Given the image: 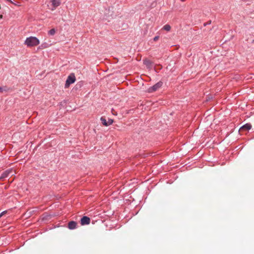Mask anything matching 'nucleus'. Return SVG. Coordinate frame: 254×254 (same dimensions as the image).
I'll return each instance as SVG.
<instances>
[{"label": "nucleus", "mask_w": 254, "mask_h": 254, "mask_svg": "<svg viewBox=\"0 0 254 254\" xmlns=\"http://www.w3.org/2000/svg\"><path fill=\"white\" fill-rule=\"evenodd\" d=\"M39 40L35 37L27 38L25 41V44L28 47L36 46L39 45Z\"/></svg>", "instance_id": "obj_1"}, {"label": "nucleus", "mask_w": 254, "mask_h": 254, "mask_svg": "<svg viewBox=\"0 0 254 254\" xmlns=\"http://www.w3.org/2000/svg\"><path fill=\"white\" fill-rule=\"evenodd\" d=\"M75 81V77L73 74L69 75L66 80L65 84V87H68L70 84L74 83Z\"/></svg>", "instance_id": "obj_2"}, {"label": "nucleus", "mask_w": 254, "mask_h": 254, "mask_svg": "<svg viewBox=\"0 0 254 254\" xmlns=\"http://www.w3.org/2000/svg\"><path fill=\"white\" fill-rule=\"evenodd\" d=\"M162 85V82H159L157 83L156 84L153 85V86L150 87L148 89V92H153L156 90H157L159 88H160Z\"/></svg>", "instance_id": "obj_3"}, {"label": "nucleus", "mask_w": 254, "mask_h": 254, "mask_svg": "<svg viewBox=\"0 0 254 254\" xmlns=\"http://www.w3.org/2000/svg\"><path fill=\"white\" fill-rule=\"evenodd\" d=\"M51 2H52V7L50 8V9L53 11L54 10L61 4V1L60 0H51Z\"/></svg>", "instance_id": "obj_4"}, {"label": "nucleus", "mask_w": 254, "mask_h": 254, "mask_svg": "<svg viewBox=\"0 0 254 254\" xmlns=\"http://www.w3.org/2000/svg\"><path fill=\"white\" fill-rule=\"evenodd\" d=\"M251 127L252 126L250 124H246L240 128L239 132H243L245 131H248L251 128Z\"/></svg>", "instance_id": "obj_5"}, {"label": "nucleus", "mask_w": 254, "mask_h": 254, "mask_svg": "<svg viewBox=\"0 0 254 254\" xmlns=\"http://www.w3.org/2000/svg\"><path fill=\"white\" fill-rule=\"evenodd\" d=\"M90 219L87 216H83L80 220V223L82 225L90 224Z\"/></svg>", "instance_id": "obj_6"}, {"label": "nucleus", "mask_w": 254, "mask_h": 254, "mask_svg": "<svg viewBox=\"0 0 254 254\" xmlns=\"http://www.w3.org/2000/svg\"><path fill=\"white\" fill-rule=\"evenodd\" d=\"M12 169H8L5 172H4L0 176V180L4 179L6 177H7L10 174L12 173Z\"/></svg>", "instance_id": "obj_7"}, {"label": "nucleus", "mask_w": 254, "mask_h": 254, "mask_svg": "<svg viewBox=\"0 0 254 254\" xmlns=\"http://www.w3.org/2000/svg\"><path fill=\"white\" fill-rule=\"evenodd\" d=\"M77 223L75 221H70L68 223V228L69 229H75L76 227Z\"/></svg>", "instance_id": "obj_8"}, {"label": "nucleus", "mask_w": 254, "mask_h": 254, "mask_svg": "<svg viewBox=\"0 0 254 254\" xmlns=\"http://www.w3.org/2000/svg\"><path fill=\"white\" fill-rule=\"evenodd\" d=\"M101 121L102 122V124L105 126H108L107 122L106 121V120L104 117L101 118Z\"/></svg>", "instance_id": "obj_9"}, {"label": "nucleus", "mask_w": 254, "mask_h": 254, "mask_svg": "<svg viewBox=\"0 0 254 254\" xmlns=\"http://www.w3.org/2000/svg\"><path fill=\"white\" fill-rule=\"evenodd\" d=\"M163 29L166 31H169L171 29V26L170 25L166 24L163 26Z\"/></svg>", "instance_id": "obj_10"}, {"label": "nucleus", "mask_w": 254, "mask_h": 254, "mask_svg": "<svg viewBox=\"0 0 254 254\" xmlns=\"http://www.w3.org/2000/svg\"><path fill=\"white\" fill-rule=\"evenodd\" d=\"M56 33V30L54 28L51 29L49 32L48 34L51 35H54Z\"/></svg>", "instance_id": "obj_11"}, {"label": "nucleus", "mask_w": 254, "mask_h": 254, "mask_svg": "<svg viewBox=\"0 0 254 254\" xmlns=\"http://www.w3.org/2000/svg\"><path fill=\"white\" fill-rule=\"evenodd\" d=\"M144 64L146 65V66H148V67H150V66L151 65V63L149 61H144Z\"/></svg>", "instance_id": "obj_12"}, {"label": "nucleus", "mask_w": 254, "mask_h": 254, "mask_svg": "<svg viewBox=\"0 0 254 254\" xmlns=\"http://www.w3.org/2000/svg\"><path fill=\"white\" fill-rule=\"evenodd\" d=\"M113 123V120L109 119L107 122L108 126L111 125Z\"/></svg>", "instance_id": "obj_13"}, {"label": "nucleus", "mask_w": 254, "mask_h": 254, "mask_svg": "<svg viewBox=\"0 0 254 254\" xmlns=\"http://www.w3.org/2000/svg\"><path fill=\"white\" fill-rule=\"evenodd\" d=\"M112 113L114 115H117V112L113 109H112Z\"/></svg>", "instance_id": "obj_14"}, {"label": "nucleus", "mask_w": 254, "mask_h": 254, "mask_svg": "<svg viewBox=\"0 0 254 254\" xmlns=\"http://www.w3.org/2000/svg\"><path fill=\"white\" fill-rule=\"evenodd\" d=\"M159 36H155L153 40L154 41H157L159 39Z\"/></svg>", "instance_id": "obj_15"}, {"label": "nucleus", "mask_w": 254, "mask_h": 254, "mask_svg": "<svg viewBox=\"0 0 254 254\" xmlns=\"http://www.w3.org/2000/svg\"><path fill=\"white\" fill-rule=\"evenodd\" d=\"M210 23H211V21H209L207 23L204 24V25L205 26L206 24H209Z\"/></svg>", "instance_id": "obj_16"}, {"label": "nucleus", "mask_w": 254, "mask_h": 254, "mask_svg": "<svg viewBox=\"0 0 254 254\" xmlns=\"http://www.w3.org/2000/svg\"><path fill=\"white\" fill-rule=\"evenodd\" d=\"M2 91H3L2 88L0 87V93L2 92Z\"/></svg>", "instance_id": "obj_17"}, {"label": "nucleus", "mask_w": 254, "mask_h": 254, "mask_svg": "<svg viewBox=\"0 0 254 254\" xmlns=\"http://www.w3.org/2000/svg\"><path fill=\"white\" fill-rule=\"evenodd\" d=\"M5 211H3L0 214V218L2 216V215H3V213H5Z\"/></svg>", "instance_id": "obj_18"}, {"label": "nucleus", "mask_w": 254, "mask_h": 254, "mask_svg": "<svg viewBox=\"0 0 254 254\" xmlns=\"http://www.w3.org/2000/svg\"><path fill=\"white\" fill-rule=\"evenodd\" d=\"M3 18L2 15H0V18L2 19Z\"/></svg>", "instance_id": "obj_19"}]
</instances>
